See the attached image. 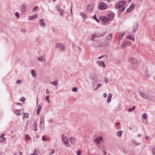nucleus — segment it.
<instances>
[{
  "label": "nucleus",
  "instance_id": "f257e3e1",
  "mask_svg": "<svg viewBox=\"0 0 155 155\" xmlns=\"http://www.w3.org/2000/svg\"><path fill=\"white\" fill-rule=\"evenodd\" d=\"M113 18L112 16L111 15H110V16L108 18H107L105 17H101L100 18V20L103 22L105 24H107L108 23V21L109 20L111 21Z\"/></svg>",
  "mask_w": 155,
  "mask_h": 155
},
{
  "label": "nucleus",
  "instance_id": "f03ea898",
  "mask_svg": "<svg viewBox=\"0 0 155 155\" xmlns=\"http://www.w3.org/2000/svg\"><path fill=\"white\" fill-rule=\"evenodd\" d=\"M128 61L132 64H134L132 68H130L131 70H133L137 67V61L136 59L133 58H130L128 59Z\"/></svg>",
  "mask_w": 155,
  "mask_h": 155
},
{
  "label": "nucleus",
  "instance_id": "7ed1b4c3",
  "mask_svg": "<svg viewBox=\"0 0 155 155\" xmlns=\"http://www.w3.org/2000/svg\"><path fill=\"white\" fill-rule=\"evenodd\" d=\"M126 3V2L125 1H121L115 5L116 9L120 8L123 7Z\"/></svg>",
  "mask_w": 155,
  "mask_h": 155
},
{
  "label": "nucleus",
  "instance_id": "20e7f679",
  "mask_svg": "<svg viewBox=\"0 0 155 155\" xmlns=\"http://www.w3.org/2000/svg\"><path fill=\"white\" fill-rule=\"evenodd\" d=\"M93 47L96 49L102 47L101 41H98L95 42L93 44Z\"/></svg>",
  "mask_w": 155,
  "mask_h": 155
},
{
  "label": "nucleus",
  "instance_id": "39448f33",
  "mask_svg": "<svg viewBox=\"0 0 155 155\" xmlns=\"http://www.w3.org/2000/svg\"><path fill=\"white\" fill-rule=\"evenodd\" d=\"M98 8L101 10H104L107 8V5L104 2H101L99 4Z\"/></svg>",
  "mask_w": 155,
  "mask_h": 155
},
{
  "label": "nucleus",
  "instance_id": "423d86ee",
  "mask_svg": "<svg viewBox=\"0 0 155 155\" xmlns=\"http://www.w3.org/2000/svg\"><path fill=\"white\" fill-rule=\"evenodd\" d=\"M43 125V126H44V118L43 116H41L40 118V125L39 126L41 128H42Z\"/></svg>",
  "mask_w": 155,
  "mask_h": 155
},
{
  "label": "nucleus",
  "instance_id": "0eeeda50",
  "mask_svg": "<svg viewBox=\"0 0 155 155\" xmlns=\"http://www.w3.org/2000/svg\"><path fill=\"white\" fill-rule=\"evenodd\" d=\"M102 47L105 48L109 46L110 42L109 41H105L104 42L101 41Z\"/></svg>",
  "mask_w": 155,
  "mask_h": 155
},
{
  "label": "nucleus",
  "instance_id": "6e6552de",
  "mask_svg": "<svg viewBox=\"0 0 155 155\" xmlns=\"http://www.w3.org/2000/svg\"><path fill=\"white\" fill-rule=\"evenodd\" d=\"M65 50V47L63 45L59 43V51L61 52H64Z\"/></svg>",
  "mask_w": 155,
  "mask_h": 155
},
{
  "label": "nucleus",
  "instance_id": "1a4fd4ad",
  "mask_svg": "<svg viewBox=\"0 0 155 155\" xmlns=\"http://www.w3.org/2000/svg\"><path fill=\"white\" fill-rule=\"evenodd\" d=\"M93 7L94 6L93 4L89 5L87 8V11L90 12H92L93 10Z\"/></svg>",
  "mask_w": 155,
  "mask_h": 155
},
{
  "label": "nucleus",
  "instance_id": "9d476101",
  "mask_svg": "<svg viewBox=\"0 0 155 155\" xmlns=\"http://www.w3.org/2000/svg\"><path fill=\"white\" fill-rule=\"evenodd\" d=\"M37 59L38 61H41L42 63H45L46 61L45 58L43 56H40L37 58Z\"/></svg>",
  "mask_w": 155,
  "mask_h": 155
},
{
  "label": "nucleus",
  "instance_id": "9b49d317",
  "mask_svg": "<svg viewBox=\"0 0 155 155\" xmlns=\"http://www.w3.org/2000/svg\"><path fill=\"white\" fill-rule=\"evenodd\" d=\"M59 12L62 17H64L66 14V12L62 9H59Z\"/></svg>",
  "mask_w": 155,
  "mask_h": 155
},
{
  "label": "nucleus",
  "instance_id": "f8f14e48",
  "mask_svg": "<svg viewBox=\"0 0 155 155\" xmlns=\"http://www.w3.org/2000/svg\"><path fill=\"white\" fill-rule=\"evenodd\" d=\"M103 140V137H99L96 138L94 140V142L98 143L99 142Z\"/></svg>",
  "mask_w": 155,
  "mask_h": 155
},
{
  "label": "nucleus",
  "instance_id": "ddd939ff",
  "mask_svg": "<svg viewBox=\"0 0 155 155\" xmlns=\"http://www.w3.org/2000/svg\"><path fill=\"white\" fill-rule=\"evenodd\" d=\"M140 95L142 98L146 99H148L150 97L149 95L146 94L144 93H142V92L140 93Z\"/></svg>",
  "mask_w": 155,
  "mask_h": 155
},
{
  "label": "nucleus",
  "instance_id": "4468645a",
  "mask_svg": "<svg viewBox=\"0 0 155 155\" xmlns=\"http://www.w3.org/2000/svg\"><path fill=\"white\" fill-rule=\"evenodd\" d=\"M96 76L97 74L95 73L94 72H93L91 74L90 76V78L92 79V80H93L95 82H96V81L94 80V78Z\"/></svg>",
  "mask_w": 155,
  "mask_h": 155
},
{
  "label": "nucleus",
  "instance_id": "2eb2a0df",
  "mask_svg": "<svg viewBox=\"0 0 155 155\" xmlns=\"http://www.w3.org/2000/svg\"><path fill=\"white\" fill-rule=\"evenodd\" d=\"M97 64L100 66H102L103 68L105 67L104 62L103 61H97Z\"/></svg>",
  "mask_w": 155,
  "mask_h": 155
},
{
  "label": "nucleus",
  "instance_id": "dca6fc26",
  "mask_svg": "<svg viewBox=\"0 0 155 155\" xmlns=\"http://www.w3.org/2000/svg\"><path fill=\"white\" fill-rule=\"evenodd\" d=\"M22 110H15L14 111V113L17 115H20L22 114Z\"/></svg>",
  "mask_w": 155,
  "mask_h": 155
},
{
  "label": "nucleus",
  "instance_id": "f3484780",
  "mask_svg": "<svg viewBox=\"0 0 155 155\" xmlns=\"http://www.w3.org/2000/svg\"><path fill=\"white\" fill-rule=\"evenodd\" d=\"M44 20L42 19H40L39 21V24L41 26L44 28L45 25V24L43 22Z\"/></svg>",
  "mask_w": 155,
  "mask_h": 155
},
{
  "label": "nucleus",
  "instance_id": "a211bd4d",
  "mask_svg": "<svg viewBox=\"0 0 155 155\" xmlns=\"http://www.w3.org/2000/svg\"><path fill=\"white\" fill-rule=\"evenodd\" d=\"M64 143V144L66 145V146L67 147H69V144L68 140V138H66L65 140H63Z\"/></svg>",
  "mask_w": 155,
  "mask_h": 155
},
{
  "label": "nucleus",
  "instance_id": "6ab92c4d",
  "mask_svg": "<svg viewBox=\"0 0 155 155\" xmlns=\"http://www.w3.org/2000/svg\"><path fill=\"white\" fill-rule=\"evenodd\" d=\"M69 140L70 142L72 144L75 143L76 139L75 137H70Z\"/></svg>",
  "mask_w": 155,
  "mask_h": 155
},
{
  "label": "nucleus",
  "instance_id": "aec40b11",
  "mask_svg": "<svg viewBox=\"0 0 155 155\" xmlns=\"http://www.w3.org/2000/svg\"><path fill=\"white\" fill-rule=\"evenodd\" d=\"M42 108V106L41 105H39L38 106V109L37 111V114L39 115L40 112Z\"/></svg>",
  "mask_w": 155,
  "mask_h": 155
},
{
  "label": "nucleus",
  "instance_id": "412c9836",
  "mask_svg": "<svg viewBox=\"0 0 155 155\" xmlns=\"http://www.w3.org/2000/svg\"><path fill=\"white\" fill-rule=\"evenodd\" d=\"M31 74L32 77H35L37 76L36 73L34 70H32L31 71Z\"/></svg>",
  "mask_w": 155,
  "mask_h": 155
},
{
  "label": "nucleus",
  "instance_id": "4be33fe9",
  "mask_svg": "<svg viewBox=\"0 0 155 155\" xmlns=\"http://www.w3.org/2000/svg\"><path fill=\"white\" fill-rule=\"evenodd\" d=\"M125 7H124L122 8H120L118 10V14L119 15L121 13V12H123L125 10Z\"/></svg>",
  "mask_w": 155,
  "mask_h": 155
},
{
  "label": "nucleus",
  "instance_id": "5701e85b",
  "mask_svg": "<svg viewBox=\"0 0 155 155\" xmlns=\"http://www.w3.org/2000/svg\"><path fill=\"white\" fill-rule=\"evenodd\" d=\"M112 38V34L110 33L107 37L106 38L108 40H110Z\"/></svg>",
  "mask_w": 155,
  "mask_h": 155
},
{
  "label": "nucleus",
  "instance_id": "b1692460",
  "mask_svg": "<svg viewBox=\"0 0 155 155\" xmlns=\"http://www.w3.org/2000/svg\"><path fill=\"white\" fill-rule=\"evenodd\" d=\"M21 11L22 12H24L25 11V8L24 5H22L20 8Z\"/></svg>",
  "mask_w": 155,
  "mask_h": 155
},
{
  "label": "nucleus",
  "instance_id": "393cba45",
  "mask_svg": "<svg viewBox=\"0 0 155 155\" xmlns=\"http://www.w3.org/2000/svg\"><path fill=\"white\" fill-rule=\"evenodd\" d=\"M37 17V16L36 15H33L30 16L29 18V20H31L33 19H35V18H36Z\"/></svg>",
  "mask_w": 155,
  "mask_h": 155
},
{
  "label": "nucleus",
  "instance_id": "a878e982",
  "mask_svg": "<svg viewBox=\"0 0 155 155\" xmlns=\"http://www.w3.org/2000/svg\"><path fill=\"white\" fill-rule=\"evenodd\" d=\"M122 130H120L117 132V134L119 137H121L122 136Z\"/></svg>",
  "mask_w": 155,
  "mask_h": 155
},
{
  "label": "nucleus",
  "instance_id": "bb28decb",
  "mask_svg": "<svg viewBox=\"0 0 155 155\" xmlns=\"http://www.w3.org/2000/svg\"><path fill=\"white\" fill-rule=\"evenodd\" d=\"M58 81H54L53 82H51L50 83V84H52L53 85H54L55 87H57L58 85L57 84Z\"/></svg>",
  "mask_w": 155,
  "mask_h": 155
},
{
  "label": "nucleus",
  "instance_id": "cd10ccee",
  "mask_svg": "<svg viewBox=\"0 0 155 155\" xmlns=\"http://www.w3.org/2000/svg\"><path fill=\"white\" fill-rule=\"evenodd\" d=\"M142 117L144 119H146L147 117V115L146 113H145L142 114Z\"/></svg>",
  "mask_w": 155,
  "mask_h": 155
},
{
  "label": "nucleus",
  "instance_id": "c85d7f7f",
  "mask_svg": "<svg viewBox=\"0 0 155 155\" xmlns=\"http://www.w3.org/2000/svg\"><path fill=\"white\" fill-rule=\"evenodd\" d=\"M127 43L126 42H123V44L122 45V48H124L127 46Z\"/></svg>",
  "mask_w": 155,
  "mask_h": 155
},
{
  "label": "nucleus",
  "instance_id": "c756f323",
  "mask_svg": "<svg viewBox=\"0 0 155 155\" xmlns=\"http://www.w3.org/2000/svg\"><path fill=\"white\" fill-rule=\"evenodd\" d=\"M127 39L130 40H132L133 41H134V37H131L130 36H128L127 37Z\"/></svg>",
  "mask_w": 155,
  "mask_h": 155
},
{
  "label": "nucleus",
  "instance_id": "7c9ffc66",
  "mask_svg": "<svg viewBox=\"0 0 155 155\" xmlns=\"http://www.w3.org/2000/svg\"><path fill=\"white\" fill-rule=\"evenodd\" d=\"M124 35V33H120L119 34V39H121V38L123 37Z\"/></svg>",
  "mask_w": 155,
  "mask_h": 155
},
{
  "label": "nucleus",
  "instance_id": "2f4dec72",
  "mask_svg": "<svg viewBox=\"0 0 155 155\" xmlns=\"http://www.w3.org/2000/svg\"><path fill=\"white\" fill-rule=\"evenodd\" d=\"M104 82L105 83H107L109 82V79L106 77H104Z\"/></svg>",
  "mask_w": 155,
  "mask_h": 155
},
{
  "label": "nucleus",
  "instance_id": "473e14b6",
  "mask_svg": "<svg viewBox=\"0 0 155 155\" xmlns=\"http://www.w3.org/2000/svg\"><path fill=\"white\" fill-rule=\"evenodd\" d=\"M25 117L26 118H28V113H24L23 118H24Z\"/></svg>",
  "mask_w": 155,
  "mask_h": 155
},
{
  "label": "nucleus",
  "instance_id": "72a5a7b5",
  "mask_svg": "<svg viewBox=\"0 0 155 155\" xmlns=\"http://www.w3.org/2000/svg\"><path fill=\"white\" fill-rule=\"evenodd\" d=\"M101 84H98L97 85V87L94 89V91L97 90L99 87H101Z\"/></svg>",
  "mask_w": 155,
  "mask_h": 155
},
{
  "label": "nucleus",
  "instance_id": "f704fd0d",
  "mask_svg": "<svg viewBox=\"0 0 155 155\" xmlns=\"http://www.w3.org/2000/svg\"><path fill=\"white\" fill-rule=\"evenodd\" d=\"M72 90L74 92H77V88L76 87H73L72 89Z\"/></svg>",
  "mask_w": 155,
  "mask_h": 155
},
{
  "label": "nucleus",
  "instance_id": "c9c22d12",
  "mask_svg": "<svg viewBox=\"0 0 155 155\" xmlns=\"http://www.w3.org/2000/svg\"><path fill=\"white\" fill-rule=\"evenodd\" d=\"M94 40H95V37H94L93 35L92 34L91 35L90 40L92 41H94Z\"/></svg>",
  "mask_w": 155,
  "mask_h": 155
},
{
  "label": "nucleus",
  "instance_id": "e433bc0d",
  "mask_svg": "<svg viewBox=\"0 0 155 155\" xmlns=\"http://www.w3.org/2000/svg\"><path fill=\"white\" fill-rule=\"evenodd\" d=\"M134 109H135L134 107V106L132 108H129L128 110V111L129 112H131L132 110H134Z\"/></svg>",
  "mask_w": 155,
  "mask_h": 155
},
{
  "label": "nucleus",
  "instance_id": "4c0bfd02",
  "mask_svg": "<svg viewBox=\"0 0 155 155\" xmlns=\"http://www.w3.org/2000/svg\"><path fill=\"white\" fill-rule=\"evenodd\" d=\"M92 34L93 35L94 37L95 38H97L100 36L98 35L96 33H94Z\"/></svg>",
  "mask_w": 155,
  "mask_h": 155
},
{
  "label": "nucleus",
  "instance_id": "58836bf2",
  "mask_svg": "<svg viewBox=\"0 0 155 155\" xmlns=\"http://www.w3.org/2000/svg\"><path fill=\"white\" fill-rule=\"evenodd\" d=\"M15 15L18 18H19V14L18 12H16L15 14Z\"/></svg>",
  "mask_w": 155,
  "mask_h": 155
},
{
  "label": "nucleus",
  "instance_id": "ea45409f",
  "mask_svg": "<svg viewBox=\"0 0 155 155\" xmlns=\"http://www.w3.org/2000/svg\"><path fill=\"white\" fill-rule=\"evenodd\" d=\"M47 138L45 136H43L42 137V140L44 141H47Z\"/></svg>",
  "mask_w": 155,
  "mask_h": 155
},
{
  "label": "nucleus",
  "instance_id": "a19ab883",
  "mask_svg": "<svg viewBox=\"0 0 155 155\" xmlns=\"http://www.w3.org/2000/svg\"><path fill=\"white\" fill-rule=\"evenodd\" d=\"M93 18L94 19H95L96 20V21L97 22H99V20L97 19L96 17V15H94L93 17Z\"/></svg>",
  "mask_w": 155,
  "mask_h": 155
},
{
  "label": "nucleus",
  "instance_id": "79ce46f5",
  "mask_svg": "<svg viewBox=\"0 0 155 155\" xmlns=\"http://www.w3.org/2000/svg\"><path fill=\"white\" fill-rule=\"evenodd\" d=\"M135 6V5L134 3H132V5L130 6V8H132V10L134 8Z\"/></svg>",
  "mask_w": 155,
  "mask_h": 155
},
{
  "label": "nucleus",
  "instance_id": "37998d69",
  "mask_svg": "<svg viewBox=\"0 0 155 155\" xmlns=\"http://www.w3.org/2000/svg\"><path fill=\"white\" fill-rule=\"evenodd\" d=\"M137 28L136 26L135 25H134L133 26V30L134 32H135L137 30Z\"/></svg>",
  "mask_w": 155,
  "mask_h": 155
},
{
  "label": "nucleus",
  "instance_id": "c03bdc74",
  "mask_svg": "<svg viewBox=\"0 0 155 155\" xmlns=\"http://www.w3.org/2000/svg\"><path fill=\"white\" fill-rule=\"evenodd\" d=\"M62 140H65L67 138L66 137V136L64 135V134H62Z\"/></svg>",
  "mask_w": 155,
  "mask_h": 155
},
{
  "label": "nucleus",
  "instance_id": "a18cd8bd",
  "mask_svg": "<svg viewBox=\"0 0 155 155\" xmlns=\"http://www.w3.org/2000/svg\"><path fill=\"white\" fill-rule=\"evenodd\" d=\"M132 10V8H129L127 9V11L128 12H130Z\"/></svg>",
  "mask_w": 155,
  "mask_h": 155
},
{
  "label": "nucleus",
  "instance_id": "49530a36",
  "mask_svg": "<svg viewBox=\"0 0 155 155\" xmlns=\"http://www.w3.org/2000/svg\"><path fill=\"white\" fill-rule=\"evenodd\" d=\"M111 101V98H108L107 99V103H110Z\"/></svg>",
  "mask_w": 155,
  "mask_h": 155
},
{
  "label": "nucleus",
  "instance_id": "de8ad7c7",
  "mask_svg": "<svg viewBox=\"0 0 155 155\" xmlns=\"http://www.w3.org/2000/svg\"><path fill=\"white\" fill-rule=\"evenodd\" d=\"M152 153L153 154H155V147L152 149Z\"/></svg>",
  "mask_w": 155,
  "mask_h": 155
},
{
  "label": "nucleus",
  "instance_id": "09e8293b",
  "mask_svg": "<svg viewBox=\"0 0 155 155\" xmlns=\"http://www.w3.org/2000/svg\"><path fill=\"white\" fill-rule=\"evenodd\" d=\"M81 16L83 17V18L85 19L86 17V15L84 14H82Z\"/></svg>",
  "mask_w": 155,
  "mask_h": 155
},
{
  "label": "nucleus",
  "instance_id": "8fccbe9b",
  "mask_svg": "<svg viewBox=\"0 0 155 155\" xmlns=\"http://www.w3.org/2000/svg\"><path fill=\"white\" fill-rule=\"evenodd\" d=\"M5 139V138H0V142H3L4 141Z\"/></svg>",
  "mask_w": 155,
  "mask_h": 155
},
{
  "label": "nucleus",
  "instance_id": "3c124183",
  "mask_svg": "<svg viewBox=\"0 0 155 155\" xmlns=\"http://www.w3.org/2000/svg\"><path fill=\"white\" fill-rule=\"evenodd\" d=\"M21 100L22 102H24L25 100V98L24 97H22L21 98Z\"/></svg>",
  "mask_w": 155,
  "mask_h": 155
},
{
  "label": "nucleus",
  "instance_id": "603ef678",
  "mask_svg": "<svg viewBox=\"0 0 155 155\" xmlns=\"http://www.w3.org/2000/svg\"><path fill=\"white\" fill-rule=\"evenodd\" d=\"M112 96V94H109L108 96V97L109 98H111Z\"/></svg>",
  "mask_w": 155,
  "mask_h": 155
},
{
  "label": "nucleus",
  "instance_id": "864d4df0",
  "mask_svg": "<svg viewBox=\"0 0 155 155\" xmlns=\"http://www.w3.org/2000/svg\"><path fill=\"white\" fill-rule=\"evenodd\" d=\"M81 152L79 150H78L77 152V155H81Z\"/></svg>",
  "mask_w": 155,
  "mask_h": 155
},
{
  "label": "nucleus",
  "instance_id": "5fc2aeb1",
  "mask_svg": "<svg viewBox=\"0 0 155 155\" xmlns=\"http://www.w3.org/2000/svg\"><path fill=\"white\" fill-rule=\"evenodd\" d=\"M38 8V6H35L34 8L32 10V11H33L35 10H36V9Z\"/></svg>",
  "mask_w": 155,
  "mask_h": 155
},
{
  "label": "nucleus",
  "instance_id": "6e6d98bb",
  "mask_svg": "<svg viewBox=\"0 0 155 155\" xmlns=\"http://www.w3.org/2000/svg\"><path fill=\"white\" fill-rule=\"evenodd\" d=\"M21 82V81L20 80H18L16 81V84H18L19 83Z\"/></svg>",
  "mask_w": 155,
  "mask_h": 155
},
{
  "label": "nucleus",
  "instance_id": "4d7b16f0",
  "mask_svg": "<svg viewBox=\"0 0 155 155\" xmlns=\"http://www.w3.org/2000/svg\"><path fill=\"white\" fill-rule=\"evenodd\" d=\"M94 81L93 82H92V87H94V86H95V84H94Z\"/></svg>",
  "mask_w": 155,
  "mask_h": 155
},
{
  "label": "nucleus",
  "instance_id": "13d9d810",
  "mask_svg": "<svg viewBox=\"0 0 155 155\" xmlns=\"http://www.w3.org/2000/svg\"><path fill=\"white\" fill-rule=\"evenodd\" d=\"M31 155H37V154L36 153V150H35L34 152L33 153L31 154Z\"/></svg>",
  "mask_w": 155,
  "mask_h": 155
},
{
  "label": "nucleus",
  "instance_id": "bf43d9fd",
  "mask_svg": "<svg viewBox=\"0 0 155 155\" xmlns=\"http://www.w3.org/2000/svg\"><path fill=\"white\" fill-rule=\"evenodd\" d=\"M49 96H47L45 98V99L46 100H49Z\"/></svg>",
  "mask_w": 155,
  "mask_h": 155
},
{
  "label": "nucleus",
  "instance_id": "052dcab7",
  "mask_svg": "<svg viewBox=\"0 0 155 155\" xmlns=\"http://www.w3.org/2000/svg\"><path fill=\"white\" fill-rule=\"evenodd\" d=\"M102 1H104L106 2H107L109 3L110 2V0H102Z\"/></svg>",
  "mask_w": 155,
  "mask_h": 155
},
{
  "label": "nucleus",
  "instance_id": "680f3d73",
  "mask_svg": "<svg viewBox=\"0 0 155 155\" xmlns=\"http://www.w3.org/2000/svg\"><path fill=\"white\" fill-rule=\"evenodd\" d=\"M5 135V134H1V135L0 136V138H4L3 137V136Z\"/></svg>",
  "mask_w": 155,
  "mask_h": 155
},
{
  "label": "nucleus",
  "instance_id": "e2e57ef3",
  "mask_svg": "<svg viewBox=\"0 0 155 155\" xmlns=\"http://www.w3.org/2000/svg\"><path fill=\"white\" fill-rule=\"evenodd\" d=\"M46 93L47 94H49V90L48 89H46Z\"/></svg>",
  "mask_w": 155,
  "mask_h": 155
},
{
  "label": "nucleus",
  "instance_id": "0e129e2a",
  "mask_svg": "<svg viewBox=\"0 0 155 155\" xmlns=\"http://www.w3.org/2000/svg\"><path fill=\"white\" fill-rule=\"evenodd\" d=\"M33 126H34V127H35V128H37V124H35L33 125Z\"/></svg>",
  "mask_w": 155,
  "mask_h": 155
},
{
  "label": "nucleus",
  "instance_id": "69168bd1",
  "mask_svg": "<svg viewBox=\"0 0 155 155\" xmlns=\"http://www.w3.org/2000/svg\"><path fill=\"white\" fill-rule=\"evenodd\" d=\"M103 97H107V94L106 93H104L103 94Z\"/></svg>",
  "mask_w": 155,
  "mask_h": 155
},
{
  "label": "nucleus",
  "instance_id": "338daca9",
  "mask_svg": "<svg viewBox=\"0 0 155 155\" xmlns=\"http://www.w3.org/2000/svg\"><path fill=\"white\" fill-rule=\"evenodd\" d=\"M103 150V151L104 153V155H106V153H107V152L104 150Z\"/></svg>",
  "mask_w": 155,
  "mask_h": 155
},
{
  "label": "nucleus",
  "instance_id": "774afa93",
  "mask_svg": "<svg viewBox=\"0 0 155 155\" xmlns=\"http://www.w3.org/2000/svg\"><path fill=\"white\" fill-rule=\"evenodd\" d=\"M54 149H52V150H51V152L50 153L51 154H52L54 152Z\"/></svg>",
  "mask_w": 155,
  "mask_h": 155
}]
</instances>
